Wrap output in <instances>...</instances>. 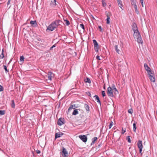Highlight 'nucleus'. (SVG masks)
Listing matches in <instances>:
<instances>
[{"instance_id":"obj_28","label":"nucleus","mask_w":157,"mask_h":157,"mask_svg":"<svg viewBox=\"0 0 157 157\" xmlns=\"http://www.w3.org/2000/svg\"><path fill=\"white\" fill-rule=\"evenodd\" d=\"M136 124L134 123V124H133V131L135 132H136Z\"/></svg>"},{"instance_id":"obj_52","label":"nucleus","mask_w":157,"mask_h":157,"mask_svg":"<svg viewBox=\"0 0 157 157\" xmlns=\"http://www.w3.org/2000/svg\"><path fill=\"white\" fill-rule=\"evenodd\" d=\"M100 147V144H99L98 145V147H97V148H99Z\"/></svg>"},{"instance_id":"obj_2","label":"nucleus","mask_w":157,"mask_h":157,"mask_svg":"<svg viewBox=\"0 0 157 157\" xmlns=\"http://www.w3.org/2000/svg\"><path fill=\"white\" fill-rule=\"evenodd\" d=\"M56 25L55 23H54V22H52L48 26L47 30H48L52 31L55 30L56 28H57Z\"/></svg>"},{"instance_id":"obj_9","label":"nucleus","mask_w":157,"mask_h":157,"mask_svg":"<svg viewBox=\"0 0 157 157\" xmlns=\"http://www.w3.org/2000/svg\"><path fill=\"white\" fill-rule=\"evenodd\" d=\"M68 153L66 149L64 147L63 148V151H62V155H63L64 157L67 156Z\"/></svg>"},{"instance_id":"obj_12","label":"nucleus","mask_w":157,"mask_h":157,"mask_svg":"<svg viewBox=\"0 0 157 157\" xmlns=\"http://www.w3.org/2000/svg\"><path fill=\"white\" fill-rule=\"evenodd\" d=\"M120 47H118V45H116L115 46V48L116 52L118 54H120L121 52L119 48Z\"/></svg>"},{"instance_id":"obj_29","label":"nucleus","mask_w":157,"mask_h":157,"mask_svg":"<svg viewBox=\"0 0 157 157\" xmlns=\"http://www.w3.org/2000/svg\"><path fill=\"white\" fill-rule=\"evenodd\" d=\"M30 23L31 25H34L35 24L36 25H37L36 21H31L30 22Z\"/></svg>"},{"instance_id":"obj_57","label":"nucleus","mask_w":157,"mask_h":157,"mask_svg":"<svg viewBox=\"0 0 157 157\" xmlns=\"http://www.w3.org/2000/svg\"><path fill=\"white\" fill-rule=\"evenodd\" d=\"M3 52H4V50H3V49H2V53H3Z\"/></svg>"},{"instance_id":"obj_42","label":"nucleus","mask_w":157,"mask_h":157,"mask_svg":"<svg viewBox=\"0 0 157 157\" xmlns=\"http://www.w3.org/2000/svg\"><path fill=\"white\" fill-rule=\"evenodd\" d=\"M80 27L82 29H84V25L83 24H80Z\"/></svg>"},{"instance_id":"obj_41","label":"nucleus","mask_w":157,"mask_h":157,"mask_svg":"<svg viewBox=\"0 0 157 157\" xmlns=\"http://www.w3.org/2000/svg\"><path fill=\"white\" fill-rule=\"evenodd\" d=\"M106 16L107 17V18L106 19V23H107V24H108V14L106 12Z\"/></svg>"},{"instance_id":"obj_47","label":"nucleus","mask_w":157,"mask_h":157,"mask_svg":"<svg viewBox=\"0 0 157 157\" xmlns=\"http://www.w3.org/2000/svg\"><path fill=\"white\" fill-rule=\"evenodd\" d=\"M11 0H8L7 3V5H9L10 4Z\"/></svg>"},{"instance_id":"obj_32","label":"nucleus","mask_w":157,"mask_h":157,"mask_svg":"<svg viewBox=\"0 0 157 157\" xmlns=\"http://www.w3.org/2000/svg\"><path fill=\"white\" fill-rule=\"evenodd\" d=\"M5 113V110H0V115H4Z\"/></svg>"},{"instance_id":"obj_21","label":"nucleus","mask_w":157,"mask_h":157,"mask_svg":"<svg viewBox=\"0 0 157 157\" xmlns=\"http://www.w3.org/2000/svg\"><path fill=\"white\" fill-rule=\"evenodd\" d=\"M84 107L87 111H89V107L87 104H84Z\"/></svg>"},{"instance_id":"obj_3","label":"nucleus","mask_w":157,"mask_h":157,"mask_svg":"<svg viewBox=\"0 0 157 157\" xmlns=\"http://www.w3.org/2000/svg\"><path fill=\"white\" fill-rule=\"evenodd\" d=\"M137 145L138 148H139L140 153H141V155H142V153H141V152L143 148L142 141L139 140L137 142Z\"/></svg>"},{"instance_id":"obj_44","label":"nucleus","mask_w":157,"mask_h":157,"mask_svg":"<svg viewBox=\"0 0 157 157\" xmlns=\"http://www.w3.org/2000/svg\"><path fill=\"white\" fill-rule=\"evenodd\" d=\"M56 47L55 45V44L53 45L52 47H51V48H50V49L51 50H52V48H54V47Z\"/></svg>"},{"instance_id":"obj_1","label":"nucleus","mask_w":157,"mask_h":157,"mask_svg":"<svg viewBox=\"0 0 157 157\" xmlns=\"http://www.w3.org/2000/svg\"><path fill=\"white\" fill-rule=\"evenodd\" d=\"M133 36L134 38L136 39V41L139 43H141L142 44L143 42L142 38L140 33L138 30L134 31Z\"/></svg>"},{"instance_id":"obj_61","label":"nucleus","mask_w":157,"mask_h":157,"mask_svg":"<svg viewBox=\"0 0 157 157\" xmlns=\"http://www.w3.org/2000/svg\"><path fill=\"white\" fill-rule=\"evenodd\" d=\"M110 31H111V29H110Z\"/></svg>"},{"instance_id":"obj_5","label":"nucleus","mask_w":157,"mask_h":157,"mask_svg":"<svg viewBox=\"0 0 157 157\" xmlns=\"http://www.w3.org/2000/svg\"><path fill=\"white\" fill-rule=\"evenodd\" d=\"M79 137L85 143L87 141V138L86 135H80L79 136Z\"/></svg>"},{"instance_id":"obj_39","label":"nucleus","mask_w":157,"mask_h":157,"mask_svg":"<svg viewBox=\"0 0 157 157\" xmlns=\"http://www.w3.org/2000/svg\"><path fill=\"white\" fill-rule=\"evenodd\" d=\"M102 5L103 6L105 7L106 5V3L104 1H102Z\"/></svg>"},{"instance_id":"obj_4","label":"nucleus","mask_w":157,"mask_h":157,"mask_svg":"<svg viewBox=\"0 0 157 157\" xmlns=\"http://www.w3.org/2000/svg\"><path fill=\"white\" fill-rule=\"evenodd\" d=\"M93 41L94 45V49L96 52H98V44L95 40H94Z\"/></svg>"},{"instance_id":"obj_46","label":"nucleus","mask_w":157,"mask_h":157,"mask_svg":"<svg viewBox=\"0 0 157 157\" xmlns=\"http://www.w3.org/2000/svg\"><path fill=\"white\" fill-rule=\"evenodd\" d=\"M36 152L37 154H39L40 153V151L39 150H37L36 151Z\"/></svg>"},{"instance_id":"obj_37","label":"nucleus","mask_w":157,"mask_h":157,"mask_svg":"<svg viewBox=\"0 0 157 157\" xmlns=\"http://www.w3.org/2000/svg\"><path fill=\"white\" fill-rule=\"evenodd\" d=\"M4 90L3 87L1 85H0V92L3 91Z\"/></svg>"},{"instance_id":"obj_13","label":"nucleus","mask_w":157,"mask_h":157,"mask_svg":"<svg viewBox=\"0 0 157 157\" xmlns=\"http://www.w3.org/2000/svg\"><path fill=\"white\" fill-rule=\"evenodd\" d=\"M48 78L50 80H51L53 77V74L51 72H48Z\"/></svg>"},{"instance_id":"obj_51","label":"nucleus","mask_w":157,"mask_h":157,"mask_svg":"<svg viewBox=\"0 0 157 157\" xmlns=\"http://www.w3.org/2000/svg\"><path fill=\"white\" fill-rule=\"evenodd\" d=\"M87 94L90 97H91V95L90 92H88Z\"/></svg>"},{"instance_id":"obj_8","label":"nucleus","mask_w":157,"mask_h":157,"mask_svg":"<svg viewBox=\"0 0 157 157\" xmlns=\"http://www.w3.org/2000/svg\"><path fill=\"white\" fill-rule=\"evenodd\" d=\"M53 22L54 23H55V24L56 25V27L57 28L58 26L61 25V24L62 23V21L59 20H56Z\"/></svg>"},{"instance_id":"obj_58","label":"nucleus","mask_w":157,"mask_h":157,"mask_svg":"<svg viewBox=\"0 0 157 157\" xmlns=\"http://www.w3.org/2000/svg\"><path fill=\"white\" fill-rule=\"evenodd\" d=\"M107 93H108V88H107Z\"/></svg>"},{"instance_id":"obj_60","label":"nucleus","mask_w":157,"mask_h":157,"mask_svg":"<svg viewBox=\"0 0 157 157\" xmlns=\"http://www.w3.org/2000/svg\"><path fill=\"white\" fill-rule=\"evenodd\" d=\"M104 89H105V86L104 87Z\"/></svg>"},{"instance_id":"obj_50","label":"nucleus","mask_w":157,"mask_h":157,"mask_svg":"<svg viewBox=\"0 0 157 157\" xmlns=\"http://www.w3.org/2000/svg\"><path fill=\"white\" fill-rule=\"evenodd\" d=\"M122 134H124V133L125 132V130H124L122 129Z\"/></svg>"},{"instance_id":"obj_31","label":"nucleus","mask_w":157,"mask_h":157,"mask_svg":"<svg viewBox=\"0 0 157 157\" xmlns=\"http://www.w3.org/2000/svg\"><path fill=\"white\" fill-rule=\"evenodd\" d=\"M128 112L129 113L132 114L133 113V110L131 108L129 109L128 110Z\"/></svg>"},{"instance_id":"obj_18","label":"nucleus","mask_w":157,"mask_h":157,"mask_svg":"<svg viewBox=\"0 0 157 157\" xmlns=\"http://www.w3.org/2000/svg\"><path fill=\"white\" fill-rule=\"evenodd\" d=\"M144 67L145 69L147 71L151 69L150 68L148 67V66L147 65V64L146 63L144 64Z\"/></svg>"},{"instance_id":"obj_16","label":"nucleus","mask_w":157,"mask_h":157,"mask_svg":"<svg viewBox=\"0 0 157 157\" xmlns=\"http://www.w3.org/2000/svg\"><path fill=\"white\" fill-rule=\"evenodd\" d=\"M78 110H80V109H75L73 112L72 113V115H76L78 113Z\"/></svg>"},{"instance_id":"obj_38","label":"nucleus","mask_w":157,"mask_h":157,"mask_svg":"<svg viewBox=\"0 0 157 157\" xmlns=\"http://www.w3.org/2000/svg\"><path fill=\"white\" fill-rule=\"evenodd\" d=\"M132 5L134 6V8L136 10V9H137V6L136 5V3H134V4H132Z\"/></svg>"},{"instance_id":"obj_17","label":"nucleus","mask_w":157,"mask_h":157,"mask_svg":"<svg viewBox=\"0 0 157 157\" xmlns=\"http://www.w3.org/2000/svg\"><path fill=\"white\" fill-rule=\"evenodd\" d=\"M63 134V133H56L55 134V138H59L61 137Z\"/></svg>"},{"instance_id":"obj_19","label":"nucleus","mask_w":157,"mask_h":157,"mask_svg":"<svg viewBox=\"0 0 157 157\" xmlns=\"http://www.w3.org/2000/svg\"><path fill=\"white\" fill-rule=\"evenodd\" d=\"M147 72L148 76H150V75H154V72H152L151 69L147 71Z\"/></svg>"},{"instance_id":"obj_62","label":"nucleus","mask_w":157,"mask_h":157,"mask_svg":"<svg viewBox=\"0 0 157 157\" xmlns=\"http://www.w3.org/2000/svg\"><path fill=\"white\" fill-rule=\"evenodd\" d=\"M146 157H148V156H147Z\"/></svg>"},{"instance_id":"obj_53","label":"nucleus","mask_w":157,"mask_h":157,"mask_svg":"<svg viewBox=\"0 0 157 157\" xmlns=\"http://www.w3.org/2000/svg\"><path fill=\"white\" fill-rule=\"evenodd\" d=\"M143 0H140V2L141 3H143Z\"/></svg>"},{"instance_id":"obj_36","label":"nucleus","mask_w":157,"mask_h":157,"mask_svg":"<svg viewBox=\"0 0 157 157\" xmlns=\"http://www.w3.org/2000/svg\"><path fill=\"white\" fill-rule=\"evenodd\" d=\"M4 69L5 70L6 73H7L8 72V70L6 66V65L3 66Z\"/></svg>"},{"instance_id":"obj_7","label":"nucleus","mask_w":157,"mask_h":157,"mask_svg":"<svg viewBox=\"0 0 157 157\" xmlns=\"http://www.w3.org/2000/svg\"><path fill=\"white\" fill-rule=\"evenodd\" d=\"M64 120L62 118H59L58 121V125L61 126L64 123Z\"/></svg>"},{"instance_id":"obj_54","label":"nucleus","mask_w":157,"mask_h":157,"mask_svg":"<svg viewBox=\"0 0 157 157\" xmlns=\"http://www.w3.org/2000/svg\"><path fill=\"white\" fill-rule=\"evenodd\" d=\"M141 5L143 7H144V3H141Z\"/></svg>"},{"instance_id":"obj_22","label":"nucleus","mask_w":157,"mask_h":157,"mask_svg":"<svg viewBox=\"0 0 157 157\" xmlns=\"http://www.w3.org/2000/svg\"><path fill=\"white\" fill-rule=\"evenodd\" d=\"M12 104L11 105V106L12 108H14L15 107V104L14 102V100H11Z\"/></svg>"},{"instance_id":"obj_59","label":"nucleus","mask_w":157,"mask_h":157,"mask_svg":"<svg viewBox=\"0 0 157 157\" xmlns=\"http://www.w3.org/2000/svg\"><path fill=\"white\" fill-rule=\"evenodd\" d=\"M107 78H108V75H107Z\"/></svg>"},{"instance_id":"obj_56","label":"nucleus","mask_w":157,"mask_h":157,"mask_svg":"<svg viewBox=\"0 0 157 157\" xmlns=\"http://www.w3.org/2000/svg\"><path fill=\"white\" fill-rule=\"evenodd\" d=\"M117 2H118V1H121V0H117Z\"/></svg>"},{"instance_id":"obj_11","label":"nucleus","mask_w":157,"mask_h":157,"mask_svg":"<svg viewBox=\"0 0 157 157\" xmlns=\"http://www.w3.org/2000/svg\"><path fill=\"white\" fill-rule=\"evenodd\" d=\"M56 0H51L50 3V5L52 7L55 6L56 5Z\"/></svg>"},{"instance_id":"obj_23","label":"nucleus","mask_w":157,"mask_h":157,"mask_svg":"<svg viewBox=\"0 0 157 157\" xmlns=\"http://www.w3.org/2000/svg\"><path fill=\"white\" fill-rule=\"evenodd\" d=\"M110 88L112 89L113 90H115V91H117V90L116 89L115 86L114 84H112Z\"/></svg>"},{"instance_id":"obj_20","label":"nucleus","mask_w":157,"mask_h":157,"mask_svg":"<svg viewBox=\"0 0 157 157\" xmlns=\"http://www.w3.org/2000/svg\"><path fill=\"white\" fill-rule=\"evenodd\" d=\"M97 137L93 138L92 139V141L91 144V145H93L95 143V142L97 140Z\"/></svg>"},{"instance_id":"obj_48","label":"nucleus","mask_w":157,"mask_h":157,"mask_svg":"<svg viewBox=\"0 0 157 157\" xmlns=\"http://www.w3.org/2000/svg\"><path fill=\"white\" fill-rule=\"evenodd\" d=\"M135 11H136V13L137 14H138L139 13V11L137 10V9H136H136H135Z\"/></svg>"},{"instance_id":"obj_27","label":"nucleus","mask_w":157,"mask_h":157,"mask_svg":"<svg viewBox=\"0 0 157 157\" xmlns=\"http://www.w3.org/2000/svg\"><path fill=\"white\" fill-rule=\"evenodd\" d=\"M76 108V107H75V105H71L70 106L68 110L70 109H75Z\"/></svg>"},{"instance_id":"obj_55","label":"nucleus","mask_w":157,"mask_h":157,"mask_svg":"<svg viewBox=\"0 0 157 157\" xmlns=\"http://www.w3.org/2000/svg\"><path fill=\"white\" fill-rule=\"evenodd\" d=\"M110 19V18L109 17V21H108V22H109H109H110V21H109V19Z\"/></svg>"},{"instance_id":"obj_25","label":"nucleus","mask_w":157,"mask_h":157,"mask_svg":"<svg viewBox=\"0 0 157 157\" xmlns=\"http://www.w3.org/2000/svg\"><path fill=\"white\" fill-rule=\"evenodd\" d=\"M84 81L85 82H88L89 83H90L91 82L90 79L88 78H87L86 79H85Z\"/></svg>"},{"instance_id":"obj_49","label":"nucleus","mask_w":157,"mask_h":157,"mask_svg":"<svg viewBox=\"0 0 157 157\" xmlns=\"http://www.w3.org/2000/svg\"><path fill=\"white\" fill-rule=\"evenodd\" d=\"M98 28L99 29H100V31L101 32L102 31V28H101V26H99Z\"/></svg>"},{"instance_id":"obj_14","label":"nucleus","mask_w":157,"mask_h":157,"mask_svg":"<svg viewBox=\"0 0 157 157\" xmlns=\"http://www.w3.org/2000/svg\"><path fill=\"white\" fill-rule=\"evenodd\" d=\"M94 98H95V100L97 101V102L100 105L101 104V101L100 100L98 96L97 95H95L94 96Z\"/></svg>"},{"instance_id":"obj_45","label":"nucleus","mask_w":157,"mask_h":157,"mask_svg":"<svg viewBox=\"0 0 157 157\" xmlns=\"http://www.w3.org/2000/svg\"><path fill=\"white\" fill-rule=\"evenodd\" d=\"M96 59L98 60H101V59L100 58V56H96Z\"/></svg>"},{"instance_id":"obj_15","label":"nucleus","mask_w":157,"mask_h":157,"mask_svg":"<svg viewBox=\"0 0 157 157\" xmlns=\"http://www.w3.org/2000/svg\"><path fill=\"white\" fill-rule=\"evenodd\" d=\"M132 27V29L133 31L138 30L137 25L135 23L133 24Z\"/></svg>"},{"instance_id":"obj_33","label":"nucleus","mask_w":157,"mask_h":157,"mask_svg":"<svg viewBox=\"0 0 157 157\" xmlns=\"http://www.w3.org/2000/svg\"><path fill=\"white\" fill-rule=\"evenodd\" d=\"M127 140H128L129 143L131 142V140L130 138V136H127Z\"/></svg>"},{"instance_id":"obj_24","label":"nucleus","mask_w":157,"mask_h":157,"mask_svg":"<svg viewBox=\"0 0 157 157\" xmlns=\"http://www.w3.org/2000/svg\"><path fill=\"white\" fill-rule=\"evenodd\" d=\"M65 24L66 25L68 26L70 24L69 21L67 20H64Z\"/></svg>"},{"instance_id":"obj_35","label":"nucleus","mask_w":157,"mask_h":157,"mask_svg":"<svg viewBox=\"0 0 157 157\" xmlns=\"http://www.w3.org/2000/svg\"><path fill=\"white\" fill-rule=\"evenodd\" d=\"M113 124V122L112 121H111L109 125V128H110Z\"/></svg>"},{"instance_id":"obj_6","label":"nucleus","mask_w":157,"mask_h":157,"mask_svg":"<svg viewBox=\"0 0 157 157\" xmlns=\"http://www.w3.org/2000/svg\"><path fill=\"white\" fill-rule=\"evenodd\" d=\"M115 90H113L112 89L110 88V87L109 86V95L111 97H113V92H116Z\"/></svg>"},{"instance_id":"obj_10","label":"nucleus","mask_w":157,"mask_h":157,"mask_svg":"<svg viewBox=\"0 0 157 157\" xmlns=\"http://www.w3.org/2000/svg\"><path fill=\"white\" fill-rule=\"evenodd\" d=\"M148 77L151 82H155V79L154 75H150V76H148Z\"/></svg>"},{"instance_id":"obj_40","label":"nucleus","mask_w":157,"mask_h":157,"mask_svg":"<svg viewBox=\"0 0 157 157\" xmlns=\"http://www.w3.org/2000/svg\"><path fill=\"white\" fill-rule=\"evenodd\" d=\"M4 57V55L3 53H2L0 56V57L1 59H3Z\"/></svg>"},{"instance_id":"obj_26","label":"nucleus","mask_w":157,"mask_h":157,"mask_svg":"<svg viewBox=\"0 0 157 157\" xmlns=\"http://www.w3.org/2000/svg\"><path fill=\"white\" fill-rule=\"evenodd\" d=\"M118 3V5L119 6L122 8V6L123 5L122 4V1H118L117 2Z\"/></svg>"},{"instance_id":"obj_34","label":"nucleus","mask_w":157,"mask_h":157,"mask_svg":"<svg viewBox=\"0 0 157 157\" xmlns=\"http://www.w3.org/2000/svg\"><path fill=\"white\" fill-rule=\"evenodd\" d=\"M102 95L103 98L105 96V93L104 91H102Z\"/></svg>"},{"instance_id":"obj_30","label":"nucleus","mask_w":157,"mask_h":157,"mask_svg":"<svg viewBox=\"0 0 157 157\" xmlns=\"http://www.w3.org/2000/svg\"><path fill=\"white\" fill-rule=\"evenodd\" d=\"M24 59V58L23 56H21V57H20V62H23Z\"/></svg>"},{"instance_id":"obj_43","label":"nucleus","mask_w":157,"mask_h":157,"mask_svg":"<svg viewBox=\"0 0 157 157\" xmlns=\"http://www.w3.org/2000/svg\"><path fill=\"white\" fill-rule=\"evenodd\" d=\"M131 4H134L135 3V0H130Z\"/></svg>"}]
</instances>
